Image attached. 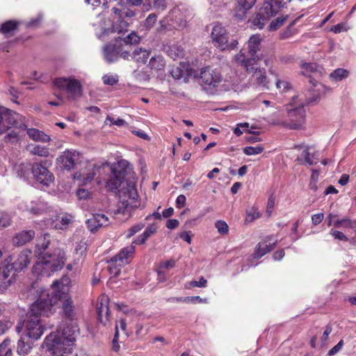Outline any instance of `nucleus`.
Returning a JSON list of instances; mask_svg holds the SVG:
<instances>
[{"instance_id": "obj_1", "label": "nucleus", "mask_w": 356, "mask_h": 356, "mask_svg": "<svg viewBox=\"0 0 356 356\" xmlns=\"http://www.w3.org/2000/svg\"><path fill=\"white\" fill-rule=\"evenodd\" d=\"M131 169L126 160H120L111 168V176L106 182L109 191L118 193L120 204L118 211L123 214H129L139 206L138 192L132 181L124 182L126 176Z\"/></svg>"}, {"instance_id": "obj_2", "label": "nucleus", "mask_w": 356, "mask_h": 356, "mask_svg": "<svg viewBox=\"0 0 356 356\" xmlns=\"http://www.w3.org/2000/svg\"><path fill=\"white\" fill-rule=\"evenodd\" d=\"M50 236L44 234L39 238L35 245V254L41 256V259L36 262L32 269L36 276L49 277L54 272L62 269L65 261V253L57 248L52 254L44 252L50 244Z\"/></svg>"}, {"instance_id": "obj_3", "label": "nucleus", "mask_w": 356, "mask_h": 356, "mask_svg": "<svg viewBox=\"0 0 356 356\" xmlns=\"http://www.w3.org/2000/svg\"><path fill=\"white\" fill-rule=\"evenodd\" d=\"M79 330L77 324L73 323L70 327H64L62 331L53 332L45 337L42 347L54 356L70 355Z\"/></svg>"}, {"instance_id": "obj_4", "label": "nucleus", "mask_w": 356, "mask_h": 356, "mask_svg": "<svg viewBox=\"0 0 356 356\" xmlns=\"http://www.w3.org/2000/svg\"><path fill=\"white\" fill-rule=\"evenodd\" d=\"M111 18L106 17V14L99 15V22L95 26V33L98 38L104 40L110 33H124L128 31L129 23L124 19V17H131L134 15L133 11L122 10L113 8Z\"/></svg>"}, {"instance_id": "obj_5", "label": "nucleus", "mask_w": 356, "mask_h": 356, "mask_svg": "<svg viewBox=\"0 0 356 356\" xmlns=\"http://www.w3.org/2000/svg\"><path fill=\"white\" fill-rule=\"evenodd\" d=\"M68 283L69 279L67 277H63L60 280L54 281L51 286L56 288L55 296H56L57 298V305L58 302L60 303V314L65 319L72 321V325L73 323H76L73 322L76 319V312L73 300L67 293Z\"/></svg>"}, {"instance_id": "obj_6", "label": "nucleus", "mask_w": 356, "mask_h": 356, "mask_svg": "<svg viewBox=\"0 0 356 356\" xmlns=\"http://www.w3.org/2000/svg\"><path fill=\"white\" fill-rule=\"evenodd\" d=\"M56 288L51 292L46 289L37 291V299L31 305L28 312L37 315L38 317L49 316L56 312L57 306V298Z\"/></svg>"}, {"instance_id": "obj_7", "label": "nucleus", "mask_w": 356, "mask_h": 356, "mask_svg": "<svg viewBox=\"0 0 356 356\" xmlns=\"http://www.w3.org/2000/svg\"><path fill=\"white\" fill-rule=\"evenodd\" d=\"M139 40V36H138L134 32L129 34L123 40L119 37L115 40V42L114 44H107L103 47L104 60L108 63H112L116 62L120 57L128 59L130 56L129 51L128 50L123 49L122 42L126 45H128L138 43Z\"/></svg>"}, {"instance_id": "obj_8", "label": "nucleus", "mask_w": 356, "mask_h": 356, "mask_svg": "<svg viewBox=\"0 0 356 356\" xmlns=\"http://www.w3.org/2000/svg\"><path fill=\"white\" fill-rule=\"evenodd\" d=\"M18 332L22 331L23 335L33 340H38L44 334L45 326L42 324L40 318L27 312L24 318L16 327Z\"/></svg>"}, {"instance_id": "obj_9", "label": "nucleus", "mask_w": 356, "mask_h": 356, "mask_svg": "<svg viewBox=\"0 0 356 356\" xmlns=\"http://www.w3.org/2000/svg\"><path fill=\"white\" fill-rule=\"evenodd\" d=\"M211 37L214 46L222 51L233 50L238 44L236 40H229L228 33L220 24H216L213 27Z\"/></svg>"}, {"instance_id": "obj_10", "label": "nucleus", "mask_w": 356, "mask_h": 356, "mask_svg": "<svg viewBox=\"0 0 356 356\" xmlns=\"http://www.w3.org/2000/svg\"><path fill=\"white\" fill-rule=\"evenodd\" d=\"M54 86L61 90H65L68 95L75 99L82 95V86L78 79L72 77H59L54 81Z\"/></svg>"}, {"instance_id": "obj_11", "label": "nucleus", "mask_w": 356, "mask_h": 356, "mask_svg": "<svg viewBox=\"0 0 356 356\" xmlns=\"http://www.w3.org/2000/svg\"><path fill=\"white\" fill-rule=\"evenodd\" d=\"M305 110L302 106L288 111V120H283L280 124L290 129H299L305 122Z\"/></svg>"}, {"instance_id": "obj_12", "label": "nucleus", "mask_w": 356, "mask_h": 356, "mask_svg": "<svg viewBox=\"0 0 356 356\" xmlns=\"http://www.w3.org/2000/svg\"><path fill=\"white\" fill-rule=\"evenodd\" d=\"M191 16V15L186 9L177 6L170 10L167 19L170 26L179 29L186 26Z\"/></svg>"}, {"instance_id": "obj_13", "label": "nucleus", "mask_w": 356, "mask_h": 356, "mask_svg": "<svg viewBox=\"0 0 356 356\" xmlns=\"http://www.w3.org/2000/svg\"><path fill=\"white\" fill-rule=\"evenodd\" d=\"M200 78L202 84L210 89L218 87L222 81V77L219 72L209 67L201 70Z\"/></svg>"}, {"instance_id": "obj_14", "label": "nucleus", "mask_w": 356, "mask_h": 356, "mask_svg": "<svg viewBox=\"0 0 356 356\" xmlns=\"http://www.w3.org/2000/svg\"><path fill=\"white\" fill-rule=\"evenodd\" d=\"M32 173L37 181L44 186H49L54 181V175L42 164L35 163L31 168Z\"/></svg>"}, {"instance_id": "obj_15", "label": "nucleus", "mask_w": 356, "mask_h": 356, "mask_svg": "<svg viewBox=\"0 0 356 356\" xmlns=\"http://www.w3.org/2000/svg\"><path fill=\"white\" fill-rule=\"evenodd\" d=\"M20 209L37 216L51 211V207L48 206V204L40 199L30 202H22L20 204Z\"/></svg>"}, {"instance_id": "obj_16", "label": "nucleus", "mask_w": 356, "mask_h": 356, "mask_svg": "<svg viewBox=\"0 0 356 356\" xmlns=\"http://www.w3.org/2000/svg\"><path fill=\"white\" fill-rule=\"evenodd\" d=\"M277 243V240L274 238L273 235L265 236L261 241H260L255 248L253 254L254 259H259L268 252L274 249Z\"/></svg>"}, {"instance_id": "obj_17", "label": "nucleus", "mask_w": 356, "mask_h": 356, "mask_svg": "<svg viewBox=\"0 0 356 356\" xmlns=\"http://www.w3.org/2000/svg\"><path fill=\"white\" fill-rule=\"evenodd\" d=\"M109 298L106 295L99 296L97 303V310L99 322L106 325L110 321Z\"/></svg>"}, {"instance_id": "obj_18", "label": "nucleus", "mask_w": 356, "mask_h": 356, "mask_svg": "<svg viewBox=\"0 0 356 356\" xmlns=\"http://www.w3.org/2000/svg\"><path fill=\"white\" fill-rule=\"evenodd\" d=\"M261 56H250L246 58L245 54L241 51L235 56L236 61L241 64V65L245 70V71L251 74L255 69L259 68L257 67V61L261 60Z\"/></svg>"}, {"instance_id": "obj_19", "label": "nucleus", "mask_w": 356, "mask_h": 356, "mask_svg": "<svg viewBox=\"0 0 356 356\" xmlns=\"http://www.w3.org/2000/svg\"><path fill=\"white\" fill-rule=\"evenodd\" d=\"M282 6L281 0L266 1L259 10V15L268 19L275 15Z\"/></svg>"}, {"instance_id": "obj_20", "label": "nucleus", "mask_w": 356, "mask_h": 356, "mask_svg": "<svg viewBox=\"0 0 356 356\" xmlns=\"http://www.w3.org/2000/svg\"><path fill=\"white\" fill-rule=\"evenodd\" d=\"M78 159L79 154L76 152L65 151L56 160L61 168L70 171L74 168Z\"/></svg>"}, {"instance_id": "obj_21", "label": "nucleus", "mask_w": 356, "mask_h": 356, "mask_svg": "<svg viewBox=\"0 0 356 356\" xmlns=\"http://www.w3.org/2000/svg\"><path fill=\"white\" fill-rule=\"evenodd\" d=\"M109 223L108 218L103 213H94L86 220L88 228L91 232H95L102 226H107Z\"/></svg>"}, {"instance_id": "obj_22", "label": "nucleus", "mask_w": 356, "mask_h": 356, "mask_svg": "<svg viewBox=\"0 0 356 356\" xmlns=\"http://www.w3.org/2000/svg\"><path fill=\"white\" fill-rule=\"evenodd\" d=\"M10 124L16 128L24 130L26 125L23 123V117L13 111L7 108V112L3 114V120Z\"/></svg>"}, {"instance_id": "obj_23", "label": "nucleus", "mask_w": 356, "mask_h": 356, "mask_svg": "<svg viewBox=\"0 0 356 356\" xmlns=\"http://www.w3.org/2000/svg\"><path fill=\"white\" fill-rule=\"evenodd\" d=\"M1 269V280L5 284H11L15 280L16 272L18 271L13 264L2 265Z\"/></svg>"}, {"instance_id": "obj_24", "label": "nucleus", "mask_w": 356, "mask_h": 356, "mask_svg": "<svg viewBox=\"0 0 356 356\" xmlns=\"http://www.w3.org/2000/svg\"><path fill=\"white\" fill-rule=\"evenodd\" d=\"M135 251L136 247L132 243L121 249L119 253L114 257L121 263L122 265H127L134 258Z\"/></svg>"}, {"instance_id": "obj_25", "label": "nucleus", "mask_w": 356, "mask_h": 356, "mask_svg": "<svg viewBox=\"0 0 356 356\" xmlns=\"http://www.w3.org/2000/svg\"><path fill=\"white\" fill-rule=\"evenodd\" d=\"M34 230H22L15 234L13 239V243L15 246H22L31 241L35 237Z\"/></svg>"}, {"instance_id": "obj_26", "label": "nucleus", "mask_w": 356, "mask_h": 356, "mask_svg": "<svg viewBox=\"0 0 356 356\" xmlns=\"http://www.w3.org/2000/svg\"><path fill=\"white\" fill-rule=\"evenodd\" d=\"M31 255L32 252L30 250H23L13 263V266L18 271L22 270L30 264Z\"/></svg>"}, {"instance_id": "obj_27", "label": "nucleus", "mask_w": 356, "mask_h": 356, "mask_svg": "<svg viewBox=\"0 0 356 356\" xmlns=\"http://www.w3.org/2000/svg\"><path fill=\"white\" fill-rule=\"evenodd\" d=\"M251 74V81L254 84L264 88H268V81L267 80L266 72L264 68H257Z\"/></svg>"}, {"instance_id": "obj_28", "label": "nucleus", "mask_w": 356, "mask_h": 356, "mask_svg": "<svg viewBox=\"0 0 356 356\" xmlns=\"http://www.w3.org/2000/svg\"><path fill=\"white\" fill-rule=\"evenodd\" d=\"M262 38L259 34L252 35L248 42V54L250 56H261L258 52L261 50V42Z\"/></svg>"}, {"instance_id": "obj_29", "label": "nucleus", "mask_w": 356, "mask_h": 356, "mask_svg": "<svg viewBox=\"0 0 356 356\" xmlns=\"http://www.w3.org/2000/svg\"><path fill=\"white\" fill-rule=\"evenodd\" d=\"M26 129L29 137L33 140L42 143H47L51 140V138L49 135L44 134L43 131L39 129L34 128H26Z\"/></svg>"}, {"instance_id": "obj_30", "label": "nucleus", "mask_w": 356, "mask_h": 356, "mask_svg": "<svg viewBox=\"0 0 356 356\" xmlns=\"http://www.w3.org/2000/svg\"><path fill=\"white\" fill-rule=\"evenodd\" d=\"M72 216L69 214L58 215L51 225L56 229H65L72 222Z\"/></svg>"}, {"instance_id": "obj_31", "label": "nucleus", "mask_w": 356, "mask_h": 356, "mask_svg": "<svg viewBox=\"0 0 356 356\" xmlns=\"http://www.w3.org/2000/svg\"><path fill=\"white\" fill-rule=\"evenodd\" d=\"M150 54V51L145 49L137 48L132 53V58L138 63H145Z\"/></svg>"}, {"instance_id": "obj_32", "label": "nucleus", "mask_w": 356, "mask_h": 356, "mask_svg": "<svg viewBox=\"0 0 356 356\" xmlns=\"http://www.w3.org/2000/svg\"><path fill=\"white\" fill-rule=\"evenodd\" d=\"M165 61L162 56H152L149 62V66L152 70L161 71L164 69Z\"/></svg>"}, {"instance_id": "obj_33", "label": "nucleus", "mask_w": 356, "mask_h": 356, "mask_svg": "<svg viewBox=\"0 0 356 356\" xmlns=\"http://www.w3.org/2000/svg\"><path fill=\"white\" fill-rule=\"evenodd\" d=\"M18 25L19 22L15 20L6 22L1 25V32L7 36L13 35Z\"/></svg>"}, {"instance_id": "obj_34", "label": "nucleus", "mask_w": 356, "mask_h": 356, "mask_svg": "<svg viewBox=\"0 0 356 356\" xmlns=\"http://www.w3.org/2000/svg\"><path fill=\"white\" fill-rule=\"evenodd\" d=\"M108 269L110 274L113 276H118L121 271V269L125 265H122L121 263L115 257H113L108 261Z\"/></svg>"}, {"instance_id": "obj_35", "label": "nucleus", "mask_w": 356, "mask_h": 356, "mask_svg": "<svg viewBox=\"0 0 356 356\" xmlns=\"http://www.w3.org/2000/svg\"><path fill=\"white\" fill-rule=\"evenodd\" d=\"M31 348L32 346L29 341H25L24 339L22 337L19 339L17 346V353L19 355H27L30 352Z\"/></svg>"}, {"instance_id": "obj_36", "label": "nucleus", "mask_w": 356, "mask_h": 356, "mask_svg": "<svg viewBox=\"0 0 356 356\" xmlns=\"http://www.w3.org/2000/svg\"><path fill=\"white\" fill-rule=\"evenodd\" d=\"M334 226L335 227L342 228H355L356 227V220H351L348 218L337 219L334 220Z\"/></svg>"}, {"instance_id": "obj_37", "label": "nucleus", "mask_w": 356, "mask_h": 356, "mask_svg": "<svg viewBox=\"0 0 356 356\" xmlns=\"http://www.w3.org/2000/svg\"><path fill=\"white\" fill-rule=\"evenodd\" d=\"M148 9L152 8L158 11H163L167 8L166 0H147L146 5Z\"/></svg>"}, {"instance_id": "obj_38", "label": "nucleus", "mask_w": 356, "mask_h": 356, "mask_svg": "<svg viewBox=\"0 0 356 356\" xmlns=\"http://www.w3.org/2000/svg\"><path fill=\"white\" fill-rule=\"evenodd\" d=\"M30 152L33 155L41 157H48L50 154L49 148L40 145H34L30 149Z\"/></svg>"}, {"instance_id": "obj_39", "label": "nucleus", "mask_w": 356, "mask_h": 356, "mask_svg": "<svg viewBox=\"0 0 356 356\" xmlns=\"http://www.w3.org/2000/svg\"><path fill=\"white\" fill-rule=\"evenodd\" d=\"M301 67L304 70L302 74L305 75H307L309 72H321L322 70L321 66L314 63H302Z\"/></svg>"}, {"instance_id": "obj_40", "label": "nucleus", "mask_w": 356, "mask_h": 356, "mask_svg": "<svg viewBox=\"0 0 356 356\" xmlns=\"http://www.w3.org/2000/svg\"><path fill=\"white\" fill-rule=\"evenodd\" d=\"M170 74L175 79L185 81L186 79V72L182 70L180 66H174L170 70Z\"/></svg>"}, {"instance_id": "obj_41", "label": "nucleus", "mask_w": 356, "mask_h": 356, "mask_svg": "<svg viewBox=\"0 0 356 356\" xmlns=\"http://www.w3.org/2000/svg\"><path fill=\"white\" fill-rule=\"evenodd\" d=\"M296 20H293L284 31H282L280 33V37L282 40H286L291 38L295 34H296L297 31L296 29H293V26L295 24Z\"/></svg>"}, {"instance_id": "obj_42", "label": "nucleus", "mask_w": 356, "mask_h": 356, "mask_svg": "<svg viewBox=\"0 0 356 356\" xmlns=\"http://www.w3.org/2000/svg\"><path fill=\"white\" fill-rule=\"evenodd\" d=\"M302 156L304 157L305 162L309 165L316 164L318 160L317 153L311 154L308 149L304 150L302 153Z\"/></svg>"}, {"instance_id": "obj_43", "label": "nucleus", "mask_w": 356, "mask_h": 356, "mask_svg": "<svg viewBox=\"0 0 356 356\" xmlns=\"http://www.w3.org/2000/svg\"><path fill=\"white\" fill-rule=\"evenodd\" d=\"M348 75V72L346 70L338 68L333 71L330 74V78L335 81H341L343 79L346 78Z\"/></svg>"}, {"instance_id": "obj_44", "label": "nucleus", "mask_w": 356, "mask_h": 356, "mask_svg": "<svg viewBox=\"0 0 356 356\" xmlns=\"http://www.w3.org/2000/svg\"><path fill=\"white\" fill-rule=\"evenodd\" d=\"M288 19V15H282L281 17H278L277 18L273 19L269 26H268V29L270 31H275L277 29H278L280 27H281L284 24V22L287 20Z\"/></svg>"}, {"instance_id": "obj_45", "label": "nucleus", "mask_w": 356, "mask_h": 356, "mask_svg": "<svg viewBox=\"0 0 356 356\" xmlns=\"http://www.w3.org/2000/svg\"><path fill=\"white\" fill-rule=\"evenodd\" d=\"M261 216V214L259 211H258V209L253 207L249 210L246 211V216H245V222H251L253 220L259 218Z\"/></svg>"}, {"instance_id": "obj_46", "label": "nucleus", "mask_w": 356, "mask_h": 356, "mask_svg": "<svg viewBox=\"0 0 356 356\" xmlns=\"http://www.w3.org/2000/svg\"><path fill=\"white\" fill-rule=\"evenodd\" d=\"M215 227L220 235H226L229 232V226L227 223L222 220H218L215 222Z\"/></svg>"}, {"instance_id": "obj_47", "label": "nucleus", "mask_w": 356, "mask_h": 356, "mask_svg": "<svg viewBox=\"0 0 356 356\" xmlns=\"http://www.w3.org/2000/svg\"><path fill=\"white\" fill-rule=\"evenodd\" d=\"M176 261L175 259H169L160 262L159 269L158 270L159 275L164 273V270H170L175 267Z\"/></svg>"}, {"instance_id": "obj_48", "label": "nucleus", "mask_w": 356, "mask_h": 356, "mask_svg": "<svg viewBox=\"0 0 356 356\" xmlns=\"http://www.w3.org/2000/svg\"><path fill=\"white\" fill-rule=\"evenodd\" d=\"M102 81L105 85L114 86L118 83L119 77L117 74H107L103 76Z\"/></svg>"}, {"instance_id": "obj_49", "label": "nucleus", "mask_w": 356, "mask_h": 356, "mask_svg": "<svg viewBox=\"0 0 356 356\" xmlns=\"http://www.w3.org/2000/svg\"><path fill=\"white\" fill-rule=\"evenodd\" d=\"M264 149L261 145H257L256 147L248 146L243 149V153L248 156L257 155L261 154Z\"/></svg>"}, {"instance_id": "obj_50", "label": "nucleus", "mask_w": 356, "mask_h": 356, "mask_svg": "<svg viewBox=\"0 0 356 356\" xmlns=\"http://www.w3.org/2000/svg\"><path fill=\"white\" fill-rule=\"evenodd\" d=\"M19 140V135L15 130H11L7 132V134L4 137V141L8 143H17Z\"/></svg>"}, {"instance_id": "obj_51", "label": "nucleus", "mask_w": 356, "mask_h": 356, "mask_svg": "<svg viewBox=\"0 0 356 356\" xmlns=\"http://www.w3.org/2000/svg\"><path fill=\"white\" fill-rule=\"evenodd\" d=\"M168 55L173 58L174 60L177 59L178 57L181 56L183 54V50L179 47L175 46L170 47L168 50Z\"/></svg>"}, {"instance_id": "obj_52", "label": "nucleus", "mask_w": 356, "mask_h": 356, "mask_svg": "<svg viewBox=\"0 0 356 356\" xmlns=\"http://www.w3.org/2000/svg\"><path fill=\"white\" fill-rule=\"evenodd\" d=\"M105 122H109L111 125H117L118 127H123L127 124V123L121 118H115L110 116H107Z\"/></svg>"}, {"instance_id": "obj_53", "label": "nucleus", "mask_w": 356, "mask_h": 356, "mask_svg": "<svg viewBox=\"0 0 356 356\" xmlns=\"http://www.w3.org/2000/svg\"><path fill=\"white\" fill-rule=\"evenodd\" d=\"M276 87L281 92H286L291 88V84L286 80L277 79L276 81Z\"/></svg>"}, {"instance_id": "obj_54", "label": "nucleus", "mask_w": 356, "mask_h": 356, "mask_svg": "<svg viewBox=\"0 0 356 356\" xmlns=\"http://www.w3.org/2000/svg\"><path fill=\"white\" fill-rule=\"evenodd\" d=\"M238 6L243 10L250 9L256 3V0H236Z\"/></svg>"}, {"instance_id": "obj_55", "label": "nucleus", "mask_w": 356, "mask_h": 356, "mask_svg": "<svg viewBox=\"0 0 356 356\" xmlns=\"http://www.w3.org/2000/svg\"><path fill=\"white\" fill-rule=\"evenodd\" d=\"M267 17H264L259 15V13L257 15V17L253 20V24L257 28L261 29L264 26L265 21L267 20Z\"/></svg>"}, {"instance_id": "obj_56", "label": "nucleus", "mask_w": 356, "mask_h": 356, "mask_svg": "<svg viewBox=\"0 0 356 356\" xmlns=\"http://www.w3.org/2000/svg\"><path fill=\"white\" fill-rule=\"evenodd\" d=\"M118 337H119V331H118V325L115 326V332L114 334V337L113 339V345L112 350L115 352L119 351L120 348V346L118 343Z\"/></svg>"}, {"instance_id": "obj_57", "label": "nucleus", "mask_w": 356, "mask_h": 356, "mask_svg": "<svg viewBox=\"0 0 356 356\" xmlns=\"http://www.w3.org/2000/svg\"><path fill=\"white\" fill-rule=\"evenodd\" d=\"M330 234L334 237V238L340 240V241H347L348 240V237L341 232L337 231L335 229H331L330 230Z\"/></svg>"}, {"instance_id": "obj_58", "label": "nucleus", "mask_w": 356, "mask_h": 356, "mask_svg": "<svg viewBox=\"0 0 356 356\" xmlns=\"http://www.w3.org/2000/svg\"><path fill=\"white\" fill-rule=\"evenodd\" d=\"M207 281L203 277H201L199 281L193 280L189 282V286L192 287H205Z\"/></svg>"}, {"instance_id": "obj_59", "label": "nucleus", "mask_w": 356, "mask_h": 356, "mask_svg": "<svg viewBox=\"0 0 356 356\" xmlns=\"http://www.w3.org/2000/svg\"><path fill=\"white\" fill-rule=\"evenodd\" d=\"M143 227H144V225L143 224H138V225H135L133 227H131L128 230L127 238H131L135 234L140 232L143 228Z\"/></svg>"}, {"instance_id": "obj_60", "label": "nucleus", "mask_w": 356, "mask_h": 356, "mask_svg": "<svg viewBox=\"0 0 356 356\" xmlns=\"http://www.w3.org/2000/svg\"><path fill=\"white\" fill-rule=\"evenodd\" d=\"M10 224L9 216L3 212H0V226L6 227Z\"/></svg>"}, {"instance_id": "obj_61", "label": "nucleus", "mask_w": 356, "mask_h": 356, "mask_svg": "<svg viewBox=\"0 0 356 356\" xmlns=\"http://www.w3.org/2000/svg\"><path fill=\"white\" fill-rule=\"evenodd\" d=\"M275 205V197L272 195L268 197L267 206H266V213L268 216H270Z\"/></svg>"}, {"instance_id": "obj_62", "label": "nucleus", "mask_w": 356, "mask_h": 356, "mask_svg": "<svg viewBox=\"0 0 356 356\" xmlns=\"http://www.w3.org/2000/svg\"><path fill=\"white\" fill-rule=\"evenodd\" d=\"M332 328L331 325H327L325 326L323 336L321 337V339L322 345H323L325 343V342L327 341L329 334L332 332Z\"/></svg>"}, {"instance_id": "obj_63", "label": "nucleus", "mask_w": 356, "mask_h": 356, "mask_svg": "<svg viewBox=\"0 0 356 356\" xmlns=\"http://www.w3.org/2000/svg\"><path fill=\"white\" fill-rule=\"evenodd\" d=\"M156 17H157V16L156 14L149 15V16L145 19V26L148 27V28L152 27L156 22Z\"/></svg>"}, {"instance_id": "obj_64", "label": "nucleus", "mask_w": 356, "mask_h": 356, "mask_svg": "<svg viewBox=\"0 0 356 356\" xmlns=\"http://www.w3.org/2000/svg\"><path fill=\"white\" fill-rule=\"evenodd\" d=\"M323 218H324L323 213H319L314 214L312 216V221L314 225H317L323 221Z\"/></svg>"}]
</instances>
